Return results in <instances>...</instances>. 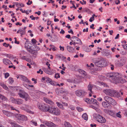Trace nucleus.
<instances>
[{
  "label": "nucleus",
  "instance_id": "f257e3e1",
  "mask_svg": "<svg viewBox=\"0 0 127 127\" xmlns=\"http://www.w3.org/2000/svg\"><path fill=\"white\" fill-rule=\"evenodd\" d=\"M106 75L108 78H111V79L114 81V82L116 84L118 83L122 84L126 81L125 79L120 77V75L118 73H108Z\"/></svg>",
  "mask_w": 127,
  "mask_h": 127
},
{
  "label": "nucleus",
  "instance_id": "f03ea898",
  "mask_svg": "<svg viewBox=\"0 0 127 127\" xmlns=\"http://www.w3.org/2000/svg\"><path fill=\"white\" fill-rule=\"evenodd\" d=\"M103 92L106 95L111 97H119L121 96L120 93L116 91L111 89L104 90Z\"/></svg>",
  "mask_w": 127,
  "mask_h": 127
},
{
  "label": "nucleus",
  "instance_id": "7ed1b4c3",
  "mask_svg": "<svg viewBox=\"0 0 127 127\" xmlns=\"http://www.w3.org/2000/svg\"><path fill=\"white\" fill-rule=\"evenodd\" d=\"M104 100L108 102L109 104H111L113 105H114L116 104V103L115 100L109 96L107 95L105 96L104 97Z\"/></svg>",
  "mask_w": 127,
  "mask_h": 127
},
{
  "label": "nucleus",
  "instance_id": "20e7f679",
  "mask_svg": "<svg viewBox=\"0 0 127 127\" xmlns=\"http://www.w3.org/2000/svg\"><path fill=\"white\" fill-rule=\"evenodd\" d=\"M49 112L53 114L58 115L60 114V110L58 108L51 106L50 107Z\"/></svg>",
  "mask_w": 127,
  "mask_h": 127
},
{
  "label": "nucleus",
  "instance_id": "39448f33",
  "mask_svg": "<svg viewBox=\"0 0 127 127\" xmlns=\"http://www.w3.org/2000/svg\"><path fill=\"white\" fill-rule=\"evenodd\" d=\"M95 65L98 67H104L106 65V62L104 59H102L95 63Z\"/></svg>",
  "mask_w": 127,
  "mask_h": 127
},
{
  "label": "nucleus",
  "instance_id": "423d86ee",
  "mask_svg": "<svg viewBox=\"0 0 127 127\" xmlns=\"http://www.w3.org/2000/svg\"><path fill=\"white\" fill-rule=\"evenodd\" d=\"M95 118L96 121L100 123H104L106 122V120L105 118L99 114H96Z\"/></svg>",
  "mask_w": 127,
  "mask_h": 127
},
{
  "label": "nucleus",
  "instance_id": "0eeeda50",
  "mask_svg": "<svg viewBox=\"0 0 127 127\" xmlns=\"http://www.w3.org/2000/svg\"><path fill=\"white\" fill-rule=\"evenodd\" d=\"M18 94L21 97L24 98L26 101H27L28 99H29L28 94L24 91H21L20 92L18 93Z\"/></svg>",
  "mask_w": 127,
  "mask_h": 127
},
{
  "label": "nucleus",
  "instance_id": "6e6552de",
  "mask_svg": "<svg viewBox=\"0 0 127 127\" xmlns=\"http://www.w3.org/2000/svg\"><path fill=\"white\" fill-rule=\"evenodd\" d=\"M76 95L78 96L82 97L86 95V93L83 90H78L75 92Z\"/></svg>",
  "mask_w": 127,
  "mask_h": 127
},
{
  "label": "nucleus",
  "instance_id": "1a4fd4ad",
  "mask_svg": "<svg viewBox=\"0 0 127 127\" xmlns=\"http://www.w3.org/2000/svg\"><path fill=\"white\" fill-rule=\"evenodd\" d=\"M15 116L18 119L20 120H26L27 119V118L24 115H21L20 114H15Z\"/></svg>",
  "mask_w": 127,
  "mask_h": 127
},
{
  "label": "nucleus",
  "instance_id": "9d476101",
  "mask_svg": "<svg viewBox=\"0 0 127 127\" xmlns=\"http://www.w3.org/2000/svg\"><path fill=\"white\" fill-rule=\"evenodd\" d=\"M32 44L29 41H26L25 44V47L27 49L28 51L29 49L34 48L35 47L34 46H32Z\"/></svg>",
  "mask_w": 127,
  "mask_h": 127
},
{
  "label": "nucleus",
  "instance_id": "9b49d317",
  "mask_svg": "<svg viewBox=\"0 0 127 127\" xmlns=\"http://www.w3.org/2000/svg\"><path fill=\"white\" fill-rule=\"evenodd\" d=\"M43 123L49 127H57V126L51 122L44 121Z\"/></svg>",
  "mask_w": 127,
  "mask_h": 127
},
{
  "label": "nucleus",
  "instance_id": "f8f14e48",
  "mask_svg": "<svg viewBox=\"0 0 127 127\" xmlns=\"http://www.w3.org/2000/svg\"><path fill=\"white\" fill-rule=\"evenodd\" d=\"M42 110L44 112H48L50 109L49 107L48 106V105L46 104H42Z\"/></svg>",
  "mask_w": 127,
  "mask_h": 127
},
{
  "label": "nucleus",
  "instance_id": "ddd939ff",
  "mask_svg": "<svg viewBox=\"0 0 127 127\" xmlns=\"http://www.w3.org/2000/svg\"><path fill=\"white\" fill-rule=\"evenodd\" d=\"M2 111L3 114L8 117H11L13 116V114L10 111L4 110H2Z\"/></svg>",
  "mask_w": 127,
  "mask_h": 127
},
{
  "label": "nucleus",
  "instance_id": "4468645a",
  "mask_svg": "<svg viewBox=\"0 0 127 127\" xmlns=\"http://www.w3.org/2000/svg\"><path fill=\"white\" fill-rule=\"evenodd\" d=\"M3 62L6 65H10V64L13 65V64L11 61L7 59H3Z\"/></svg>",
  "mask_w": 127,
  "mask_h": 127
},
{
  "label": "nucleus",
  "instance_id": "2eb2a0df",
  "mask_svg": "<svg viewBox=\"0 0 127 127\" xmlns=\"http://www.w3.org/2000/svg\"><path fill=\"white\" fill-rule=\"evenodd\" d=\"M56 93L58 95H60L61 94H63L64 92L63 87L59 88H57L55 90Z\"/></svg>",
  "mask_w": 127,
  "mask_h": 127
},
{
  "label": "nucleus",
  "instance_id": "dca6fc26",
  "mask_svg": "<svg viewBox=\"0 0 127 127\" xmlns=\"http://www.w3.org/2000/svg\"><path fill=\"white\" fill-rule=\"evenodd\" d=\"M44 100L46 103L51 105H53L54 103L51 99L46 97L43 98Z\"/></svg>",
  "mask_w": 127,
  "mask_h": 127
},
{
  "label": "nucleus",
  "instance_id": "f3484780",
  "mask_svg": "<svg viewBox=\"0 0 127 127\" xmlns=\"http://www.w3.org/2000/svg\"><path fill=\"white\" fill-rule=\"evenodd\" d=\"M32 48L31 49H29L28 51L32 54L36 55H37L38 52L37 51L35 50V49H32Z\"/></svg>",
  "mask_w": 127,
  "mask_h": 127
},
{
  "label": "nucleus",
  "instance_id": "a211bd4d",
  "mask_svg": "<svg viewBox=\"0 0 127 127\" xmlns=\"http://www.w3.org/2000/svg\"><path fill=\"white\" fill-rule=\"evenodd\" d=\"M102 104L103 107L105 108H107L110 106V104L107 101H103L102 102Z\"/></svg>",
  "mask_w": 127,
  "mask_h": 127
},
{
  "label": "nucleus",
  "instance_id": "6ab92c4d",
  "mask_svg": "<svg viewBox=\"0 0 127 127\" xmlns=\"http://www.w3.org/2000/svg\"><path fill=\"white\" fill-rule=\"evenodd\" d=\"M67 50L70 52L73 53L75 52V49L72 47L67 46Z\"/></svg>",
  "mask_w": 127,
  "mask_h": 127
},
{
  "label": "nucleus",
  "instance_id": "aec40b11",
  "mask_svg": "<svg viewBox=\"0 0 127 127\" xmlns=\"http://www.w3.org/2000/svg\"><path fill=\"white\" fill-rule=\"evenodd\" d=\"M0 85L5 90L8 91L9 88L8 87L5 85L3 83L1 82H0Z\"/></svg>",
  "mask_w": 127,
  "mask_h": 127
},
{
  "label": "nucleus",
  "instance_id": "412c9836",
  "mask_svg": "<svg viewBox=\"0 0 127 127\" xmlns=\"http://www.w3.org/2000/svg\"><path fill=\"white\" fill-rule=\"evenodd\" d=\"M21 79L22 81L25 82H28L29 84L30 83V81L28 80V79L23 75H22V77Z\"/></svg>",
  "mask_w": 127,
  "mask_h": 127
},
{
  "label": "nucleus",
  "instance_id": "4be33fe9",
  "mask_svg": "<svg viewBox=\"0 0 127 127\" xmlns=\"http://www.w3.org/2000/svg\"><path fill=\"white\" fill-rule=\"evenodd\" d=\"M76 39L77 40L75 42V46H74L75 47L77 46L76 45V44L80 45H82V41L79 38H76Z\"/></svg>",
  "mask_w": 127,
  "mask_h": 127
},
{
  "label": "nucleus",
  "instance_id": "5701e85b",
  "mask_svg": "<svg viewBox=\"0 0 127 127\" xmlns=\"http://www.w3.org/2000/svg\"><path fill=\"white\" fill-rule=\"evenodd\" d=\"M93 87V85H92L90 83H89V84L88 85V90L90 91V93H93L92 90Z\"/></svg>",
  "mask_w": 127,
  "mask_h": 127
},
{
  "label": "nucleus",
  "instance_id": "b1692460",
  "mask_svg": "<svg viewBox=\"0 0 127 127\" xmlns=\"http://www.w3.org/2000/svg\"><path fill=\"white\" fill-rule=\"evenodd\" d=\"M23 102L22 99H16V102L15 104L20 105L22 104Z\"/></svg>",
  "mask_w": 127,
  "mask_h": 127
},
{
  "label": "nucleus",
  "instance_id": "393cba45",
  "mask_svg": "<svg viewBox=\"0 0 127 127\" xmlns=\"http://www.w3.org/2000/svg\"><path fill=\"white\" fill-rule=\"evenodd\" d=\"M76 38L78 37L75 36H73L70 38V40L73 42V45L74 46H75V42L77 40Z\"/></svg>",
  "mask_w": 127,
  "mask_h": 127
},
{
  "label": "nucleus",
  "instance_id": "a878e982",
  "mask_svg": "<svg viewBox=\"0 0 127 127\" xmlns=\"http://www.w3.org/2000/svg\"><path fill=\"white\" fill-rule=\"evenodd\" d=\"M0 98L3 101H6L8 100L7 98L3 95L0 94Z\"/></svg>",
  "mask_w": 127,
  "mask_h": 127
},
{
  "label": "nucleus",
  "instance_id": "bb28decb",
  "mask_svg": "<svg viewBox=\"0 0 127 127\" xmlns=\"http://www.w3.org/2000/svg\"><path fill=\"white\" fill-rule=\"evenodd\" d=\"M65 127H72L69 122L65 121L64 124Z\"/></svg>",
  "mask_w": 127,
  "mask_h": 127
},
{
  "label": "nucleus",
  "instance_id": "cd10ccee",
  "mask_svg": "<svg viewBox=\"0 0 127 127\" xmlns=\"http://www.w3.org/2000/svg\"><path fill=\"white\" fill-rule=\"evenodd\" d=\"M78 71L81 74H83L84 75H86V73L83 70L81 69H79V70H78Z\"/></svg>",
  "mask_w": 127,
  "mask_h": 127
},
{
  "label": "nucleus",
  "instance_id": "c85d7f7f",
  "mask_svg": "<svg viewBox=\"0 0 127 127\" xmlns=\"http://www.w3.org/2000/svg\"><path fill=\"white\" fill-rule=\"evenodd\" d=\"M82 118L85 120H88L87 115L86 113H84L82 116Z\"/></svg>",
  "mask_w": 127,
  "mask_h": 127
},
{
  "label": "nucleus",
  "instance_id": "c756f323",
  "mask_svg": "<svg viewBox=\"0 0 127 127\" xmlns=\"http://www.w3.org/2000/svg\"><path fill=\"white\" fill-rule=\"evenodd\" d=\"M116 113L114 112L113 111L110 110L109 114L110 115L113 117H115L116 116Z\"/></svg>",
  "mask_w": 127,
  "mask_h": 127
},
{
  "label": "nucleus",
  "instance_id": "7c9ffc66",
  "mask_svg": "<svg viewBox=\"0 0 127 127\" xmlns=\"http://www.w3.org/2000/svg\"><path fill=\"white\" fill-rule=\"evenodd\" d=\"M92 101V102L94 104L98 105L97 103H98L97 101L95 99L92 98L91 99V101Z\"/></svg>",
  "mask_w": 127,
  "mask_h": 127
},
{
  "label": "nucleus",
  "instance_id": "2f4dec72",
  "mask_svg": "<svg viewBox=\"0 0 127 127\" xmlns=\"http://www.w3.org/2000/svg\"><path fill=\"white\" fill-rule=\"evenodd\" d=\"M20 33L21 34V36H22V35H24L25 33V30H23L22 29H20Z\"/></svg>",
  "mask_w": 127,
  "mask_h": 127
},
{
  "label": "nucleus",
  "instance_id": "473e14b6",
  "mask_svg": "<svg viewBox=\"0 0 127 127\" xmlns=\"http://www.w3.org/2000/svg\"><path fill=\"white\" fill-rule=\"evenodd\" d=\"M4 55L6 56L7 57L9 58V59H12L13 57V56L11 55L7 54H3Z\"/></svg>",
  "mask_w": 127,
  "mask_h": 127
},
{
  "label": "nucleus",
  "instance_id": "72a5a7b5",
  "mask_svg": "<svg viewBox=\"0 0 127 127\" xmlns=\"http://www.w3.org/2000/svg\"><path fill=\"white\" fill-rule=\"evenodd\" d=\"M10 100L11 101L12 103H14L15 104L16 102V99H14L13 97H11L10 99Z\"/></svg>",
  "mask_w": 127,
  "mask_h": 127
},
{
  "label": "nucleus",
  "instance_id": "f704fd0d",
  "mask_svg": "<svg viewBox=\"0 0 127 127\" xmlns=\"http://www.w3.org/2000/svg\"><path fill=\"white\" fill-rule=\"evenodd\" d=\"M95 16V14H93L92 16L89 20V21L91 22H92L93 20H94V16Z\"/></svg>",
  "mask_w": 127,
  "mask_h": 127
},
{
  "label": "nucleus",
  "instance_id": "c9c22d12",
  "mask_svg": "<svg viewBox=\"0 0 127 127\" xmlns=\"http://www.w3.org/2000/svg\"><path fill=\"white\" fill-rule=\"evenodd\" d=\"M56 104H57V105L60 108H63V105L61 103H59V102H56Z\"/></svg>",
  "mask_w": 127,
  "mask_h": 127
},
{
  "label": "nucleus",
  "instance_id": "e433bc0d",
  "mask_svg": "<svg viewBox=\"0 0 127 127\" xmlns=\"http://www.w3.org/2000/svg\"><path fill=\"white\" fill-rule=\"evenodd\" d=\"M124 64V63H122L121 61H120L118 63V65L120 67L121 66H123Z\"/></svg>",
  "mask_w": 127,
  "mask_h": 127
},
{
  "label": "nucleus",
  "instance_id": "4c0bfd02",
  "mask_svg": "<svg viewBox=\"0 0 127 127\" xmlns=\"http://www.w3.org/2000/svg\"><path fill=\"white\" fill-rule=\"evenodd\" d=\"M9 83L12 84L14 82V80L11 78H9L8 79Z\"/></svg>",
  "mask_w": 127,
  "mask_h": 127
},
{
  "label": "nucleus",
  "instance_id": "58836bf2",
  "mask_svg": "<svg viewBox=\"0 0 127 127\" xmlns=\"http://www.w3.org/2000/svg\"><path fill=\"white\" fill-rule=\"evenodd\" d=\"M79 81H78L77 78L73 79V83L76 84L79 83Z\"/></svg>",
  "mask_w": 127,
  "mask_h": 127
},
{
  "label": "nucleus",
  "instance_id": "ea45409f",
  "mask_svg": "<svg viewBox=\"0 0 127 127\" xmlns=\"http://www.w3.org/2000/svg\"><path fill=\"white\" fill-rule=\"evenodd\" d=\"M60 77V76L59 75V74L58 73H56L55 74V77L56 78H58Z\"/></svg>",
  "mask_w": 127,
  "mask_h": 127
},
{
  "label": "nucleus",
  "instance_id": "a19ab883",
  "mask_svg": "<svg viewBox=\"0 0 127 127\" xmlns=\"http://www.w3.org/2000/svg\"><path fill=\"white\" fill-rule=\"evenodd\" d=\"M31 122L35 126H37V124L36 121H34L33 120H32L31 121Z\"/></svg>",
  "mask_w": 127,
  "mask_h": 127
},
{
  "label": "nucleus",
  "instance_id": "79ce46f5",
  "mask_svg": "<svg viewBox=\"0 0 127 127\" xmlns=\"http://www.w3.org/2000/svg\"><path fill=\"white\" fill-rule=\"evenodd\" d=\"M49 82L52 85H53L54 86H56V82L54 81H50Z\"/></svg>",
  "mask_w": 127,
  "mask_h": 127
},
{
  "label": "nucleus",
  "instance_id": "37998d69",
  "mask_svg": "<svg viewBox=\"0 0 127 127\" xmlns=\"http://www.w3.org/2000/svg\"><path fill=\"white\" fill-rule=\"evenodd\" d=\"M76 108L77 110L79 112H81L83 110V108L79 107H77Z\"/></svg>",
  "mask_w": 127,
  "mask_h": 127
},
{
  "label": "nucleus",
  "instance_id": "c03bdc74",
  "mask_svg": "<svg viewBox=\"0 0 127 127\" xmlns=\"http://www.w3.org/2000/svg\"><path fill=\"white\" fill-rule=\"evenodd\" d=\"M9 106V105L7 104H3L2 105V106L4 108H8Z\"/></svg>",
  "mask_w": 127,
  "mask_h": 127
},
{
  "label": "nucleus",
  "instance_id": "a18cd8bd",
  "mask_svg": "<svg viewBox=\"0 0 127 127\" xmlns=\"http://www.w3.org/2000/svg\"><path fill=\"white\" fill-rule=\"evenodd\" d=\"M23 85L27 89H29L30 88V85L26 84L25 82L24 83Z\"/></svg>",
  "mask_w": 127,
  "mask_h": 127
},
{
  "label": "nucleus",
  "instance_id": "49530a36",
  "mask_svg": "<svg viewBox=\"0 0 127 127\" xmlns=\"http://www.w3.org/2000/svg\"><path fill=\"white\" fill-rule=\"evenodd\" d=\"M85 101L87 103H90V102H91V99L90 100L89 98H87L86 99H85Z\"/></svg>",
  "mask_w": 127,
  "mask_h": 127
},
{
  "label": "nucleus",
  "instance_id": "de8ad7c7",
  "mask_svg": "<svg viewBox=\"0 0 127 127\" xmlns=\"http://www.w3.org/2000/svg\"><path fill=\"white\" fill-rule=\"evenodd\" d=\"M101 85H103L104 87H108V85H107V84H106L105 83L103 82H101Z\"/></svg>",
  "mask_w": 127,
  "mask_h": 127
},
{
  "label": "nucleus",
  "instance_id": "09e8293b",
  "mask_svg": "<svg viewBox=\"0 0 127 127\" xmlns=\"http://www.w3.org/2000/svg\"><path fill=\"white\" fill-rule=\"evenodd\" d=\"M5 75V78H7L9 76V74L7 73H6L4 74Z\"/></svg>",
  "mask_w": 127,
  "mask_h": 127
},
{
  "label": "nucleus",
  "instance_id": "8fccbe9b",
  "mask_svg": "<svg viewBox=\"0 0 127 127\" xmlns=\"http://www.w3.org/2000/svg\"><path fill=\"white\" fill-rule=\"evenodd\" d=\"M77 78L78 81H79V83L82 81V77H78Z\"/></svg>",
  "mask_w": 127,
  "mask_h": 127
},
{
  "label": "nucleus",
  "instance_id": "3c124183",
  "mask_svg": "<svg viewBox=\"0 0 127 127\" xmlns=\"http://www.w3.org/2000/svg\"><path fill=\"white\" fill-rule=\"evenodd\" d=\"M42 104H37V106L38 107V108L40 109L41 110H42V109L40 108H42Z\"/></svg>",
  "mask_w": 127,
  "mask_h": 127
},
{
  "label": "nucleus",
  "instance_id": "603ef678",
  "mask_svg": "<svg viewBox=\"0 0 127 127\" xmlns=\"http://www.w3.org/2000/svg\"><path fill=\"white\" fill-rule=\"evenodd\" d=\"M3 45L6 47H7L9 46V44H7L6 43H4L3 44Z\"/></svg>",
  "mask_w": 127,
  "mask_h": 127
},
{
  "label": "nucleus",
  "instance_id": "864d4df0",
  "mask_svg": "<svg viewBox=\"0 0 127 127\" xmlns=\"http://www.w3.org/2000/svg\"><path fill=\"white\" fill-rule=\"evenodd\" d=\"M110 111V110H109L106 109H104V112L106 113H108L109 114Z\"/></svg>",
  "mask_w": 127,
  "mask_h": 127
},
{
  "label": "nucleus",
  "instance_id": "5fc2aeb1",
  "mask_svg": "<svg viewBox=\"0 0 127 127\" xmlns=\"http://www.w3.org/2000/svg\"><path fill=\"white\" fill-rule=\"evenodd\" d=\"M36 40L35 39H33V38L32 39V43L34 44H35L36 43Z\"/></svg>",
  "mask_w": 127,
  "mask_h": 127
},
{
  "label": "nucleus",
  "instance_id": "6e6d98bb",
  "mask_svg": "<svg viewBox=\"0 0 127 127\" xmlns=\"http://www.w3.org/2000/svg\"><path fill=\"white\" fill-rule=\"evenodd\" d=\"M120 53L123 55H125L127 53L126 51H121Z\"/></svg>",
  "mask_w": 127,
  "mask_h": 127
},
{
  "label": "nucleus",
  "instance_id": "4d7b16f0",
  "mask_svg": "<svg viewBox=\"0 0 127 127\" xmlns=\"http://www.w3.org/2000/svg\"><path fill=\"white\" fill-rule=\"evenodd\" d=\"M68 94V92L67 90L65 91H64V95H65V96H66V95H67Z\"/></svg>",
  "mask_w": 127,
  "mask_h": 127
},
{
  "label": "nucleus",
  "instance_id": "13d9d810",
  "mask_svg": "<svg viewBox=\"0 0 127 127\" xmlns=\"http://www.w3.org/2000/svg\"><path fill=\"white\" fill-rule=\"evenodd\" d=\"M123 47L125 50H127V44H125L123 45Z\"/></svg>",
  "mask_w": 127,
  "mask_h": 127
},
{
  "label": "nucleus",
  "instance_id": "bf43d9fd",
  "mask_svg": "<svg viewBox=\"0 0 127 127\" xmlns=\"http://www.w3.org/2000/svg\"><path fill=\"white\" fill-rule=\"evenodd\" d=\"M85 78L88 79H90L91 78V76L89 75H86Z\"/></svg>",
  "mask_w": 127,
  "mask_h": 127
},
{
  "label": "nucleus",
  "instance_id": "052dcab7",
  "mask_svg": "<svg viewBox=\"0 0 127 127\" xmlns=\"http://www.w3.org/2000/svg\"><path fill=\"white\" fill-rule=\"evenodd\" d=\"M20 57L22 59L25 60L27 61V59H28L27 58H26V57L25 56H20Z\"/></svg>",
  "mask_w": 127,
  "mask_h": 127
},
{
  "label": "nucleus",
  "instance_id": "680f3d73",
  "mask_svg": "<svg viewBox=\"0 0 127 127\" xmlns=\"http://www.w3.org/2000/svg\"><path fill=\"white\" fill-rule=\"evenodd\" d=\"M32 3V1H30V0H28V2L27 3V4L28 5H30Z\"/></svg>",
  "mask_w": 127,
  "mask_h": 127
},
{
  "label": "nucleus",
  "instance_id": "e2e57ef3",
  "mask_svg": "<svg viewBox=\"0 0 127 127\" xmlns=\"http://www.w3.org/2000/svg\"><path fill=\"white\" fill-rule=\"evenodd\" d=\"M24 4H22V3H19L18 7H23L24 6Z\"/></svg>",
  "mask_w": 127,
  "mask_h": 127
},
{
  "label": "nucleus",
  "instance_id": "0e129e2a",
  "mask_svg": "<svg viewBox=\"0 0 127 127\" xmlns=\"http://www.w3.org/2000/svg\"><path fill=\"white\" fill-rule=\"evenodd\" d=\"M115 3L116 4H118L120 3V1L119 0H116L115 1Z\"/></svg>",
  "mask_w": 127,
  "mask_h": 127
},
{
  "label": "nucleus",
  "instance_id": "69168bd1",
  "mask_svg": "<svg viewBox=\"0 0 127 127\" xmlns=\"http://www.w3.org/2000/svg\"><path fill=\"white\" fill-rule=\"evenodd\" d=\"M116 116L118 117L119 118H121V115L119 113H116Z\"/></svg>",
  "mask_w": 127,
  "mask_h": 127
},
{
  "label": "nucleus",
  "instance_id": "338daca9",
  "mask_svg": "<svg viewBox=\"0 0 127 127\" xmlns=\"http://www.w3.org/2000/svg\"><path fill=\"white\" fill-rule=\"evenodd\" d=\"M30 18H31L32 20H35V17H33V15H31L30 16Z\"/></svg>",
  "mask_w": 127,
  "mask_h": 127
},
{
  "label": "nucleus",
  "instance_id": "774afa93",
  "mask_svg": "<svg viewBox=\"0 0 127 127\" xmlns=\"http://www.w3.org/2000/svg\"><path fill=\"white\" fill-rule=\"evenodd\" d=\"M69 107L72 110H74L75 109L74 107L73 106H70Z\"/></svg>",
  "mask_w": 127,
  "mask_h": 127
}]
</instances>
